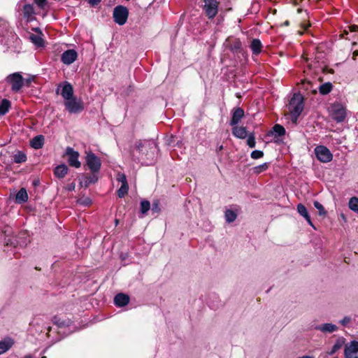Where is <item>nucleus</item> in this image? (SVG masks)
Segmentation results:
<instances>
[{"label": "nucleus", "instance_id": "f257e3e1", "mask_svg": "<svg viewBox=\"0 0 358 358\" xmlns=\"http://www.w3.org/2000/svg\"><path fill=\"white\" fill-rule=\"evenodd\" d=\"M304 108L303 97L300 94H294L289 101L288 109L290 113L291 120L296 123L298 118Z\"/></svg>", "mask_w": 358, "mask_h": 358}, {"label": "nucleus", "instance_id": "f03ea898", "mask_svg": "<svg viewBox=\"0 0 358 358\" xmlns=\"http://www.w3.org/2000/svg\"><path fill=\"white\" fill-rule=\"evenodd\" d=\"M202 10L208 20H213L219 11L220 1L217 0H202Z\"/></svg>", "mask_w": 358, "mask_h": 358}, {"label": "nucleus", "instance_id": "7ed1b4c3", "mask_svg": "<svg viewBox=\"0 0 358 358\" xmlns=\"http://www.w3.org/2000/svg\"><path fill=\"white\" fill-rule=\"evenodd\" d=\"M114 22L119 25H124L129 17V10L124 6H117L113 13Z\"/></svg>", "mask_w": 358, "mask_h": 358}, {"label": "nucleus", "instance_id": "20e7f679", "mask_svg": "<svg viewBox=\"0 0 358 358\" xmlns=\"http://www.w3.org/2000/svg\"><path fill=\"white\" fill-rule=\"evenodd\" d=\"M64 106L70 113L73 114L80 113L85 108L83 101L80 99H77L75 96L64 101Z\"/></svg>", "mask_w": 358, "mask_h": 358}, {"label": "nucleus", "instance_id": "39448f33", "mask_svg": "<svg viewBox=\"0 0 358 358\" xmlns=\"http://www.w3.org/2000/svg\"><path fill=\"white\" fill-rule=\"evenodd\" d=\"M86 164L92 173H98L101 169V162L99 157L90 152L86 156Z\"/></svg>", "mask_w": 358, "mask_h": 358}, {"label": "nucleus", "instance_id": "423d86ee", "mask_svg": "<svg viewBox=\"0 0 358 358\" xmlns=\"http://www.w3.org/2000/svg\"><path fill=\"white\" fill-rule=\"evenodd\" d=\"M6 81L11 85V90L13 92L20 90L24 83L22 76L19 72L10 74L7 76Z\"/></svg>", "mask_w": 358, "mask_h": 358}, {"label": "nucleus", "instance_id": "0eeeda50", "mask_svg": "<svg viewBox=\"0 0 358 358\" xmlns=\"http://www.w3.org/2000/svg\"><path fill=\"white\" fill-rule=\"evenodd\" d=\"M315 154L317 159L323 163L329 162L333 158V155L330 150L324 145H317L315 148Z\"/></svg>", "mask_w": 358, "mask_h": 358}, {"label": "nucleus", "instance_id": "6e6552de", "mask_svg": "<svg viewBox=\"0 0 358 358\" xmlns=\"http://www.w3.org/2000/svg\"><path fill=\"white\" fill-rule=\"evenodd\" d=\"M331 115L336 122H342L346 117L345 108L341 104L335 103L332 106Z\"/></svg>", "mask_w": 358, "mask_h": 358}, {"label": "nucleus", "instance_id": "1a4fd4ad", "mask_svg": "<svg viewBox=\"0 0 358 358\" xmlns=\"http://www.w3.org/2000/svg\"><path fill=\"white\" fill-rule=\"evenodd\" d=\"M66 155L68 156L69 164L75 168H80L81 166L80 162L78 160L79 152L74 150L71 147H67L66 150Z\"/></svg>", "mask_w": 358, "mask_h": 358}, {"label": "nucleus", "instance_id": "9d476101", "mask_svg": "<svg viewBox=\"0 0 358 358\" xmlns=\"http://www.w3.org/2000/svg\"><path fill=\"white\" fill-rule=\"evenodd\" d=\"M77 57V52L75 50L70 49L62 54L61 60L64 64L70 65L76 60Z\"/></svg>", "mask_w": 358, "mask_h": 358}, {"label": "nucleus", "instance_id": "9b49d317", "mask_svg": "<svg viewBox=\"0 0 358 358\" xmlns=\"http://www.w3.org/2000/svg\"><path fill=\"white\" fill-rule=\"evenodd\" d=\"M135 148L140 153L147 155L148 150L156 148V145L153 142L148 141H140L139 142L136 143Z\"/></svg>", "mask_w": 358, "mask_h": 358}, {"label": "nucleus", "instance_id": "f8f14e48", "mask_svg": "<svg viewBox=\"0 0 358 358\" xmlns=\"http://www.w3.org/2000/svg\"><path fill=\"white\" fill-rule=\"evenodd\" d=\"M358 353V341H353L345 345V358H352L355 354Z\"/></svg>", "mask_w": 358, "mask_h": 358}, {"label": "nucleus", "instance_id": "ddd939ff", "mask_svg": "<svg viewBox=\"0 0 358 358\" xmlns=\"http://www.w3.org/2000/svg\"><path fill=\"white\" fill-rule=\"evenodd\" d=\"M61 95L65 101L74 97L73 96V88L71 83L66 81L63 83Z\"/></svg>", "mask_w": 358, "mask_h": 358}, {"label": "nucleus", "instance_id": "4468645a", "mask_svg": "<svg viewBox=\"0 0 358 358\" xmlns=\"http://www.w3.org/2000/svg\"><path fill=\"white\" fill-rule=\"evenodd\" d=\"M23 17L27 22H32L35 20V10L33 5L25 4L22 8Z\"/></svg>", "mask_w": 358, "mask_h": 358}, {"label": "nucleus", "instance_id": "2eb2a0df", "mask_svg": "<svg viewBox=\"0 0 358 358\" xmlns=\"http://www.w3.org/2000/svg\"><path fill=\"white\" fill-rule=\"evenodd\" d=\"M129 303V296L124 293H119L114 297V303L117 307H124Z\"/></svg>", "mask_w": 358, "mask_h": 358}, {"label": "nucleus", "instance_id": "dca6fc26", "mask_svg": "<svg viewBox=\"0 0 358 358\" xmlns=\"http://www.w3.org/2000/svg\"><path fill=\"white\" fill-rule=\"evenodd\" d=\"M244 116V110L241 108H236L234 110L230 125H237Z\"/></svg>", "mask_w": 358, "mask_h": 358}, {"label": "nucleus", "instance_id": "f3484780", "mask_svg": "<svg viewBox=\"0 0 358 358\" xmlns=\"http://www.w3.org/2000/svg\"><path fill=\"white\" fill-rule=\"evenodd\" d=\"M45 143V138L43 135H38L30 141V146L34 149L42 148Z\"/></svg>", "mask_w": 358, "mask_h": 358}, {"label": "nucleus", "instance_id": "a211bd4d", "mask_svg": "<svg viewBox=\"0 0 358 358\" xmlns=\"http://www.w3.org/2000/svg\"><path fill=\"white\" fill-rule=\"evenodd\" d=\"M232 134L236 138H238L241 139L245 138L248 135V132H247L245 127H238L236 125L234 126V127L232 129Z\"/></svg>", "mask_w": 358, "mask_h": 358}, {"label": "nucleus", "instance_id": "6ab92c4d", "mask_svg": "<svg viewBox=\"0 0 358 358\" xmlns=\"http://www.w3.org/2000/svg\"><path fill=\"white\" fill-rule=\"evenodd\" d=\"M34 30L36 31H39L40 34H31L29 36L31 41L38 47H43L44 45V41L41 36V32L40 31L39 28H36Z\"/></svg>", "mask_w": 358, "mask_h": 358}, {"label": "nucleus", "instance_id": "aec40b11", "mask_svg": "<svg viewBox=\"0 0 358 358\" xmlns=\"http://www.w3.org/2000/svg\"><path fill=\"white\" fill-rule=\"evenodd\" d=\"M68 167L65 164H60L55 167L54 174L58 178H63L68 173Z\"/></svg>", "mask_w": 358, "mask_h": 358}, {"label": "nucleus", "instance_id": "412c9836", "mask_svg": "<svg viewBox=\"0 0 358 358\" xmlns=\"http://www.w3.org/2000/svg\"><path fill=\"white\" fill-rule=\"evenodd\" d=\"M28 200V194L25 188H21L15 196L17 203H24Z\"/></svg>", "mask_w": 358, "mask_h": 358}, {"label": "nucleus", "instance_id": "4be33fe9", "mask_svg": "<svg viewBox=\"0 0 358 358\" xmlns=\"http://www.w3.org/2000/svg\"><path fill=\"white\" fill-rule=\"evenodd\" d=\"M52 322L59 327H65L71 325L72 321L70 319L62 320L58 316H54L52 319Z\"/></svg>", "mask_w": 358, "mask_h": 358}, {"label": "nucleus", "instance_id": "5701e85b", "mask_svg": "<svg viewBox=\"0 0 358 358\" xmlns=\"http://www.w3.org/2000/svg\"><path fill=\"white\" fill-rule=\"evenodd\" d=\"M250 48L254 55H259L262 52V44L260 40L255 38L251 41Z\"/></svg>", "mask_w": 358, "mask_h": 358}, {"label": "nucleus", "instance_id": "b1692460", "mask_svg": "<svg viewBox=\"0 0 358 358\" xmlns=\"http://www.w3.org/2000/svg\"><path fill=\"white\" fill-rule=\"evenodd\" d=\"M297 211L301 216H303L306 219V220L308 222V224L310 225L313 226V223L311 222L310 217V215L307 211V209L304 205H303L301 203L298 204Z\"/></svg>", "mask_w": 358, "mask_h": 358}, {"label": "nucleus", "instance_id": "393cba45", "mask_svg": "<svg viewBox=\"0 0 358 358\" xmlns=\"http://www.w3.org/2000/svg\"><path fill=\"white\" fill-rule=\"evenodd\" d=\"M11 107V102L6 99H3L0 103V116L6 115Z\"/></svg>", "mask_w": 358, "mask_h": 358}, {"label": "nucleus", "instance_id": "a878e982", "mask_svg": "<svg viewBox=\"0 0 358 358\" xmlns=\"http://www.w3.org/2000/svg\"><path fill=\"white\" fill-rule=\"evenodd\" d=\"M337 329H338V327L335 324H333L331 323H326V324L320 325L316 327V329H318L322 332H329V333L334 332V331H336Z\"/></svg>", "mask_w": 358, "mask_h": 358}, {"label": "nucleus", "instance_id": "bb28decb", "mask_svg": "<svg viewBox=\"0 0 358 358\" xmlns=\"http://www.w3.org/2000/svg\"><path fill=\"white\" fill-rule=\"evenodd\" d=\"M13 345V341L10 338L0 341V355L8 351Z\"/></svg>", "mask_w": 358, "mask_h": 358}, {"label": "nucleus", "instance_id": "cd10ccee", "mask_svg": "<svg viewBox=\"0 0 358 358\" xmlns=\"http://www.w3.org/2000/svg\"><path fill=\"white\" fill-rule=\"evenodd\" d=\"M345 339L343 337L338 338L334 346L331 348V350L329 352V355H333L334 353H336L339 349H341L343 345L345 344Z\"/></svg>", "mask_w": 358, "mask_h": 358}, {"label": "nucleus", "instance_id": "c85d7f7f", "mask_svg": "<svg viewBox=\"0 0 358 358\" xmlns=\"http://www.w3.org/2000/svg\"><path fill=\"white\" fill-rule=\"evenodd\" d=\"M27 159V155L22 151L18 150L13 155V161L17 164L25 162Z\"/></svg>", "mask_w": 358, "mask_h": 358}, {"label": "nucleus", "instance_id": "c756f323", "mask_svg": "<svg viewBox=\"0 0 358 358\" xmlns=\"http://www.w3.org/2000/svg\"><path fill=\"white\" fill-rule=\"evenodd\" d=\"M332 84L329 82L325 83L319 87V92L322 95L328 94L332 90Z\"/></svg>", "mask_w": 358, "mask_h": 358}, {"label": "nucleus", "instance_id": "7c9ffc66", "mask_svg": "<svg viewBox=\"0 0 358 358\" xmlns=\"http://www.w3.org/2000/svg\"><path fill=\"white\" fill-rule=\"evenodd\" d=\"M224 217L227 222L231 223L236 220L237 214L234 211L228 209L224 212Z\"/></svg>", "mask_w": 358, "mask_h": 358}, {"label": "nucleus", "instance_id": "2f4dec72", "mask_svg": "<svg viewBox=\"0 0 358 358\" xmlns=\"http://www.w3.org/2000/svg\"><path fill=\"white\" fill-rule=\"evenodd\" d=\"M349 208L351 210L358 214V198L356 196L352 197L348 203Z\"/></svg>", "mask_w": 358, "mask_h": 358}, {"label": "nucleus", "instance_id": "473e14b6", "mask_svg": "<svg viewBox=\"0 0 358 358\" xmlns=\"http://www.w3.org/2000/svg\"><path fill=\"white\" fill-rule=\"evenodd\" d=\"M273 133L278 136H284L285 134V129L280 124H275L273 127Z\"/></svg>", "mask_w": 358, "mask_h": 358}, {"label": "nucleus", "instance_id": "72a5a7b5", "mask_svg": "<svg viewBox=\"0 0 358 358\" xmlns=\"http://www.w3.org/2000/svg\"><path fill=\"white\" fill-rule=\"evenodd\" d=\"M129 191V185H121L118 189L117 194L119 198H123L127 194Z\"/></svg>", "mask_w": 358, "mask_h": 358}, {"label": "nucleus", "instance_id": "f704fd0d", "mask_svg": "<svg viewBox=\"0 0 358 358\" xmlns=\"http://www.w3.org/2000/svg\"><path fill=\"white\" fill-rule=\"evenodd\" d=\"M268 168V163H264L262 164H260L259 166H257L253 168V172L256 174L261 173L265 171H266Z\"/></svg>", "mask_w": 358, "mask_h": 358}, {"label": "nucleus", "instance_id": "c9c22d12", "mask_svg": "<svg viewBox=\"0 0 358 358\" xmlns=\"http://www.w3.org/2000/svg\"><path fill=\"white\" fill-rule=\"evenodd\" d=\"M150 208V203L147 200L141 201V213L142 214H145Z\"/></svg>", "mask_w": 358, "mask_h": 358}, {"label": "nucleus", "instance_id": "e433bc0d", "mask_svg": "<svg viewBox=\"0 0 358 358\" xmlns=\"http://www.w3.org/2000/svg\"><path fill=\"white\" fill-rule=\"evenodd\" d=\"M98 180V176L96 173H92V176L86 177L85 181V186L87 187L89 185L95 183Z\"/></svg>", "mask_w": 358, "mask_h": 358}, {"label": "nucleus", "instance_id": "4c0bfd02", "mask_svg": "<svg viewBox=\"0 0 358 358\" xmlns=\"http://www.w3.org/2000/svg\"><path fill=\"white\" fill-rule=\"evenodd\" d=\"M116 179L118 182H121L122 185H128L126 175L123 173H117Z\"/></svg>", "mask_w": 358, "mask_h": 358}, {"label": "nucleus", "instance_id": "58836bf2", "mask_svg": "<svg viewBox=\"0 0 358 358\" xmlns=\"http://www.w3.org/2000/svg\"><path fill=\"white\" fill-rule=\"evenodd\" d=\"M314 206L319 210L320 215H325L327 214L324 206L319 201H314Z\"/></svg>", "mask_w": 358, "mask_h": 358}, {"label": "nucleus", "instance_id": "ea45409f", "mask_svg": "<svg viewBox=\"0 0 358 358\" xmlns=\"http://www.w3.org/2000/svg\"><path fill=\"white\" fill-rule=\"evenodd\" d=\"M251 157L254 159H260L264 156V152L261 150H253L250 155Z\"/></svg>", "mask_w": 358, "mask_h": 358}, {"label": "nucleus", "instance_id": "a19ab883", "mask_svg": "<svg viewBox=\"0 0 358 358\" xmlns=\"http://www.w3.org/2000/svg\"><path fill=\"white\" fill-rule=\"evenodd\" d=\"M247 144L250 148L255 147V145H256L255 138L252 134L248 136V140H247Z\"/></svg>", "mask_w": 358, "mask_h": 358}, {"label": "nucleus", "instance_id": "79ce46f5", "mask_svg": "<svg viewBox=\"0 0 358 358\" xmlns=\"http://www.w3.org/2000/svg\"><path fill=\"white\" fill-rule=\"evenodd\" d=\"M241 49V43L240 41H236L234 45L231 46V50L233 51H238Z\"/></svg>", "mask_w": 358, "mask_h": 358}, {"label": "nucleus", "instance_id": "37998d69", "mask_svg": "<svg viewBox=\"0 0 358 358\" xmlns=\"http://www.w3.org/2000/svg\"><path fill=\"white\" fill-rule=\"evenodd\" d=\"M47 0H34V3L37 6L41 9H43L45 6Z\"/></svg>", "mask_w": 358, "mask_h": 358}, {"label": "nucleus", "instance_id": "c03bdc74", "mask_svg": "<svg viewBox=\"0 0 358 358\" xmlns=\"http://www.w3.org/2000/svg\"><path fill=\"white\" fill-rule=\"evenodd\" d=\"M152 210L154 212H157V213H159L160 211V208H159L158 202L153 203Z\"/></svg>", "mask_w": 358, "mask_h": 358}, {"label": "nucleus", "instance_id": "a18cd8bd", "mask_svg": "<svg viewBox=\"0 0 358 358\" xmlns=\"http://www.w3.org/2000/svg\"><path fill=\"white\" fill-rule=\"evenodd\" d=\"M101 0H87L88 3L92 6L98 5L101 2Z\"/></svg>", "mask_w": 358, "mask_h": 358}, {"label": "nucleus", "instance_id": "49530a36", "mask_svg": "<svg viewBox=\"0 0 358 358\" xmlns=\"http://www.w3.org/2000/svg\"><path fill=\"white\" fill-rule=\"evenodd\" d=\"M350 317H345L342 320H341V323L343 324V325H346L348 323L350 322Z\"/></svg>", "mask_w": 358, "mask_h": 358}, {"label": "nucleus", "instance_id": "de8ad7c7", "mask_svg": "<svg viewBox=\"0 0 358 358\" xmlns=\"http://www.w3.org/2000/svg\"><path fill=\"white\" fill-rule=\"evenodd\" d=\"M350 31H358V26L353 24L349 27Z\"/></svg>", "mask_w": 358, "mask_h": 358}, {"label": "nucleus", "instance_id": "09e8293b", "mask_svg": "<svg viewBox=\"0 0 358 358\" xmlns=\"http://www.w3.org/2000/svg\"><path fill=\"white\" fill-rule=\"evenodd\" d=\"M6 245H13V246L15 247V246H16V243L13 242V241H11L10 239H8V240L6 241Z\"/></svg>", "mask_w": 358, "mask_h": 358}, {"label": "nucleus", "instance_id": "8fccbe9b", "mask_svg": "<svg viewBox=\"0 0 358 358\" xmlns=\"http://www.w3.org/2000/svg\"><path fill=\"white\" fill-rule=\"evenodd\" d=\"M74 189H75V184L74 183H72L71 185H70L69 188H68V189L69 191H73V190H74Z\"/></svg>", "mask_w": 358, "mask_h": 358}, {"label": "nucleus", "instance_id": "3c124183", "mask_svg": "<svg viewBox=\"0 0 358 358\" xmlns=\"http://www.w3.org/2000/svg\"><path fill=\"white\" fill-rule=\"evenodd\" d=\"M90 200L89 199H87L86 201H85V204L88 205L90 203Z\"/></svg>", "mask_w": 358, "mask_h": 358}, {"label": "nucleus", "instance_id": "603ef678", "mask_svg": "<svg viewBox=\"0 0 358 358\" xmlns=\"http://www.w3.org/2000/svg\"><path fill=\"white\" fill-rule=\"evenodd\" d=\"M222 149H223V146H222V145H220V146L218 147V148H217V150H218L219 151L222 150Z\"/></svg>", "mask_w": 358, "mask_h": 358}, {"label": "nucleus", "instance_id": "864d4df0", "mask_svg": "<svg viewBox=\"0 0 358 358\" xmlns=\"http://www.w3.org/2000/svg\"><path fill=\"white\" fill-rule=\"evenodd\" d=\"M24 358H31V357L30 355H27V356H25Z\"/></svg>", "mask_w": 358, "mask_h": 358}, {"label": "nucleus", "instance_id": "5fc2aeb1", "mask_svg": "<svg viewBox=\"0 0 358 358\" xmlns=\"http://www.w3.org/2000/svg\"><path fill=\"white\" fill-rule=\"evenodd\" d=\"M56 92H57V94L59 93V88L57 90Z\"/></svg>", "mask_w": 358, "mask_h": 358}, {"label": "nucleus", "instance_id": "6e6d98bb", "mask_svg": "<svg viewBox=\"0 0 358 358\" xmlns=\"http://www.w3.org/2000/svg\"><path fill=\"white\" fill-rule=\"evenodd\" d=\"M41 358H47V357H45V356H43V357H42Z\"/></svg>", "mask_w": 358, "mask_h": 358}, {"label": "nucleus", "instance_id": "4d7b16f0", "mask_svg": "<svg viewBox=\"0 0 358 358\" xmlns=\"http://www.w3.org/2000/svg\"><path fill=\"white\" fill-rule=\"evenodd\" d=\"M354 358H358V357H354Z\"/></svg>", "mask_w": 358, "mask_h": 358}]
</instances>
